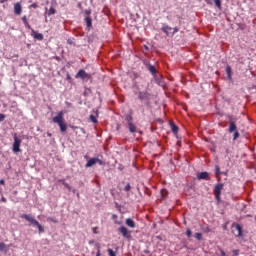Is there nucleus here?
<instances>
[{
  "instance_id": "29",
  "label": "nucleus",
  "mask_w": 256,
  "mask_h": 256,
  "mask_svg": "<svg viewBox=\"0 0 256 256\" xmlns=\"http://www.w3.org/2000/svg\"><path fill=\"white\" fill-rule=\"evenodd\" d=\"M90 121H91L92 123H97V116L91 114V115H90Z\"/></svg>"
},
{
  "instance_id": "23",
  "label": "nucleus",
  "mask_w": 256,
  "mask_h": 256,
  "mask_svg": "<svg viewBox=\"0 0 256 256\" xmlns=\"http://www.w3.org/2000/svg\"><path fill=\"white\" fill-rule=\"evenodd\" d=\"M215 175L216 177H220L222 175L221 168L219 167V165L215 166Z\"/></svg>"
},
{
  "instance_id": "14",
  "label": "nucleus",
  "mask_w": 256,
  "mask_h": 256,
  "mask_svg": "<svg viewBox=\"0 0 256 256\" xmlns=\"http://www.w3.org/2000/svg\"><path fill=\"white\" fill-rule=\"evenodd\" d=\"M125 224L127 225V227H130L131 229H135V227H136L135 221H133V219H131V218H127L125 220Z\"/></svg>"
},
{
  "instance_id": "42",
  "label": "nucleus",
  "mask_w": 256,
  "mask_h": 256,
  "mask_svg": "<svg viewBox=\"0 0 256 256\" xmlns=\"http://www.w3.org/2000/svg\"><path fill=\"white\" fill-rule=\"evenodd\" d=\"M143 253H145L146 255H149V253H151V251L146 249V250L143 251Z\"/></svg>"
},
{
  "instance_id": "18",
  "label": "nucleus",
  "mask_w": 256,
  "mask_h": 256,
  "mask_svg": "<svg viewBox=\"0 0 256 256\" xmlns=\"http://www.w3.org/2000/svg\"><path fill=\"white\" fill-rule=\"evenodd\" d=\"M226 73L228 81H233L231 66L226 67Z\"/></svg>"
},
{
  "instance_id": "51",
  "label": "nucleus",
  "mask_w": 256,
  "mask_h": 256,
  "mask_svg": "<svg viewBox=\"0 0 256 256\" xmlns=\"http://www.w3.org/2000/svg\"><path fill=\"white\" fill-rule=\"evenodd\" d=\"M45 21L47 22V18L45 19Z\"/></svg>"
},
{
  "instance_id": "1",
  "label": "nucleus",
  "mask_w": 256,
  "mask_h": 256,
  "mask_svg": "<svg viewBox=\"0 0 256 256\" xmlns=\"http://www.w3.org/2000/svg\"><path fill=\"white\" fill-rule=\"evenodd\" d=\"M21 219H25V221H28V223H30L32 227H37L38 233H45V228L43 227V225H41L39 221L34 219L33 216H31V214H22Z\"/></svg>"
},
{
  "instance_id": "47",
  "label": "nucleus",
  "mask_w": 256,
  "mask_h": 256,
  "mask_svg": "<svg viewBox=\"0 0 256 256\" xmlns=\"http://www.w3.org/2000/svg\"><path fill=\"white\" fill-rule=\"evenodd\" d=\"M112 219H117V215L114 214V215L112 216Z\"/></svg>"
},
{
  "instance_id": "4",
  "label": "nucleus",
  "mask_w": 256,
  "mask_h": 256,
  "mask_svg": "<svg viewBox=\"0 0 256 256\" xmlns=\"http://www.w3.org/2000/svg\"><path fill=\"white\" fill-rule=\"evenodd\" d=\"M138 99L145 101L146 105H151V94L147 91H138Z\"/></svg>"
},
{
  "instance_id": "37",
  "label": "nucleus",
  "mask_w": 256,
  "mask_h": 256,
  "mask_svg": "<svg viewBox=\"0 0 256 256\" xmlns=\"http://www.w3.org/2000/svg\"><path fill=\"white\" fill-rule=\"evenodd\" d=\"M96 248H97V251H101V244L96 243Z\"/></svg>"
},
{
  "instance_id": "8",
  "label": "nucleus",
  "mask_w": 256,
  "mask_h": 256,
  "mask_svg": "<svg viewBox=\"0 0 256 256\" xmlns=\"http://www.w3.org/2000/svg\"><path fill=\"white\" fill-rule=\"evenodd\" d=\"M144 65L152 76L157 77V68L154 65L149 63V61L144 62Z\"/></svg>"
},
{
  "instance_id": "5",
  "label": "nucleus",
  "mask_w": 256,
  "mask_h": 256,
  "mask_svg": "<svg viewBox=\"0 0 256 256\" xmlns=\"http://www.w3.org/2000/svg\"><path fill=\"white\" fill-rule=\"evenodd\" d=\"M99 163L100 165H105V162H103L101 159L98 157L91 158L87 161L85 167L86 169H89V167H93L94 165H97Z\"/></svg>"
},
{
  "instance_id": "52",
  "label": "nucleus",
  "mask_w": 256,
  "mask_h": 256,
  "mask_svg": "<svg viewBox=\"0 0 256 256\" xmlns=\"http://www.w3.org/2000/svg\"><path fill=\"white\" fill-rule=\"evenodd\" d=\"M90 243H93V241H90Z\"/></svg>"
},
{
  "instance_id": "35",
  "label": "nucleus",
  "mask_w": 256,
  "mask_h": 256,
  "mask_svg": "<svg viewBox=\"0 0 256 256\" xmlns=\"http://www.w3.org/2000/svg\"><path fill=\"white\" fill-rule=\"evenodd\" d=\"M5 121V114L0 113V123Z\"/></svg>"
},
{
  "instance_id": "27",
  "label": "nucleus",
  "mask_w": 256,
  "mask_h": 256,
  "mask_svg": "<svg viewBox=\"0 0 256 256\" xmlns=\"http://www.w3.org/2000/svg\"><path fill=\"white\" fill-rule=\"evenodd\" d=\"M172 33H170V37H173L175 35V33H179V28L178 27H174L172 28Z\"/></svg>"
},
{
  "instance_id": "44",
  "label": "nucleus",
  "mask_w": 256,
  "mask_h": 256,
  "mask_svg": "<svg viewBox=\"0 0 256 256\" xmlns=\"http://www.w3.org/2000/svg\"><path fill=\"white\" fill-rule=\"evenodd\" d=\"M144 48L146 51H149V46L145 45Z\"/></svg>"
},
{
  "instance_id": "45",
  "label": "nucleus",
  "mask_w": 256,
  "mask_h": 256,
  "mask_svg": "<svg viewBox=\"0 0 256 256\" xmlns=\"http://www.w3.org/2000/svg\"><path fill=\"white\" fill-rule=\"evenodd\" d=\"M116 225H121V221H115Z\"/></svg>"
},
{
  "instance_id": "46",
  "label": "nucleus",
  "mask_w": 256,
  "mask_h": 256,
  "mask_svg": "<svg viewBox=\"0 0 256 256\" xmlns=\"http://www.w3.org/2000/svg\"><path fill=\"white\" fill-rule=\"evenodd\" d=\"M31 7L35 9V7H37V4H32Z\"/></svg>"
},
{
  "instance_id": "36",
  "label": "nucleus",
  "mask_w": 256,
  "mask_h": 256,
  "mask_svg": "<svg viewBox=\"0 0 256 256\" xmlns=\"http://www.w3.org/2000/svg\"><path fill=\"white\" fill-rule=\"evenodd\" d=\"M22 21H23V23H24V25H27V16H23L22 17Z\"/></svg>"
},
{
  "instance_id": "6",
  "label": "nucleus",
  "mask_w": 256,
  "mask_h": 256,
  "mask_svg": "<svg viewBox=\"0 0 256 256\" xmlns=\"http://www.w3.org/2000/svg\"><path fill=\"white\" fill-rule=\"evenodd\" d=\"M12 151L14 153H21V139H19L17 136H14Z\"/></svg>"
},
{
  "instance_id": "3",
  "label": "nucleus",
  "mask_w": 256,
  "mask_h": 256,
  "mask_svg": "<svg viewBox=\"0 0 256 256\" xmlns=\"http://www.w3.org/2000/svg\"><path fill=\"white\" fill-rule=\"evenodd\" d=\"M228 133H234L233 141H237V139H239L240 134H239V131L237 130V124H235V121L231 120V117H230Z\"/></svg>"
},
{
  "instance_id": "10",
  "label": "nucleus",
  "mask_w": 256,
  "mask_h": 256,
  "mask_svg": "<svg viewBox=\"0 0 256 256\" xmlns=\"http://www.w3.org/2000/svg\"><path fill=\"white\" fill-rule=\"evenodd\" d=\"M161 31L166 34V37H171V33L169 31H173V27L167 25V23H162Z\"/></svg>"
},
{
  "instance_id": "25",
  "label": "nucleus",
  "mask_w": 256,
  "mask_h": 256,
  "mask_svg": "<svg viewBox=\"0 0 256 256\" xmlns=\"http://www.w3.org/2000/svg\"><path fill=\"white\" fill-rule=\"evenodd\" d=\"M57 13V10L54 9V7H50L49 11L47 12V15L51 17V15H55Z\"/></svg>"
},
{
  "instance_id": "2",
  "label": "nucleus",
  "mask_w": 256,
  "mask_h": 256,
  "mask_svg": "<svg viewBox=\"0 0 256 256\" xmlns=\"http://www.w3.org/2000/svg\"><path fill=\"white\" fill-rule=\"evenodd\" d=\"M52 121L59 125L61 133L67 131V124L63 121V111H60L57 116L53 117Z\"/></svg>"
},
{
  "instance_id": "11",
  "label": "nucleus",
  "mask_w": 256,
  "mask_h": 256,
  "mask_svg": "<svg viewBox=\"0 0 256 256\" xmlns=\"http://www.w3.org/2000/svg\"><path fill=\"white\" fill-rule=\"evenodd\" d=\"M198 181H209V172H201L197 175Z\"/></svg>"
},
{
  "instance_id": "12",
  "label": "nucleus",
  "mask_w": 256,
  "mask_h": 256,
  "mask_svg": "<svg viewBox=\"0 0 256 256\" xmlns=\"http://www.w3.org/2000/svg\"><path fill=\"white\" fill-rule=\"evenodd\" d=\"M223 187H224V184L223 183H218L214 186V194H221L222 191H223Z\"/></svg>"
},
{
  "instance_id": "48",
  "label": "nucleus",
  "mask_w": 256,
  "mask_h": 256,
  "mask_svg": "<svg viewBox=\"0 0 256 256\" xmlns=\"http://www.w3.org/2000/svg\"><path fill=\"white\" fill-rule=\"evenodd\" d=\"M80 130L82 131V133H85V129L81 128Z\"/></svg>"
},
{
  "instance_id": "32",
  "label": "nucleus",
  "mask_w": 256,
  "mask_h": 256,
  "mask_svg": "<svg viewBox=\"0 0 256 256\" xmlns=\"http://www.w3.org/2000/svg\"><path fill=\"white\" fill-rule=\"evenodd\" d=\"M48 221H51L52 223H57V218L55 217H49Z\"/></svg>"
},
{
  "instance_id": "30",
  "label": "nucleus",
  "mask_w": 256,
  "mask_h": 256,
  "mask_svg": "<svg viewBox=\"0 0 256 256\" xmlns=\"http://www.w3.org/2000/svg\"><path fill=\"white\" fill-rule=\"evenodd\" d=\"M124 191H131V184L127 183L126 186L124 187Z\"/></svg>"
},
{
  "instance_id": "41",
  "label": "nucleus",
  "mask_w": 256,
  "mask_h": 256,
  "mask_svg": "<svg viewBox=\"0 0 256 256\" xmlns=\"http://www.w3.org/2000/svg\"><path fill=\"white\" fill-rule=\"evenodd\" d=\"M25 27H27V29H31V25H29V22H27V24H24Z\"/></svg>"
},
{
  "instance_id": "50",
  "label": "nucleus",
  "mask_w": 256,
  "mask_h": 256,
  "mask_svg": "<svg viewBox=\"0 0 256 256\" xmlns=\"http://www.w3.org/2000/svg\"><path fill=\"white\" fill-rule=\"evenodd\" d=\"M222 256H225V252H222Z\"/></svg>"
},
{
  "instance_id": "19",
  "label": "nucleus",
  "mask_w": 256,
  "mask_h": 256,
  "mask_svg": "<svg viewBox=\"0 0 256 256\" xmlns=\"http://www.w3.org/2000/svg\"><path fill=\"white\" fill-rule=\"evenodd\" d=\"M32 33L34 34V39H37V41H43V34L35 32V30H32Z\"/></svg>"
},
{
  "instance_id": "16",
  "label": "nucleus",
  "mask_w": 256,
  "mask_h": 256,
  "mask_svg": "<svg viewBox=\"0 0 256 256\" xmlns=\"http://www.w3.org/2000/svg\"><path fill=\"white\" fill-rule=\"evenodd\" d=\"M128 130L130 133H137V126L132 122L130 124H127Z\"/></svg>"
},
{
  "instance_id": "20",
  "label": "nucleus",
  "mask_w": 256,
  "mask_h": 256,
  "mask_svg": "<svg viewBox=\"0 0 256 256\" xmlns=\"http://www.w3.org/2000/svg\"><path fill=\"white\" fill-rule=\"evenodd\" d=\"M0 251L1 253L7 254V251H8L7 245H5V243L3 242H0Z\"/></svg>"
},
{
  "instance_id": "39",
  "label": "nucleus",
  "mask_w": 256,
  "mask_h": 256,
  "mask_svg": "<svg viewBox=\"0 0 256 256\" xmlns=\"http://www.w3.org/2000/svg\"><path fill=\"white\" fill-rule=\"evenodd\" d=\"M233 255L235 256L239 255V250H233Z\"/></svg>"
},
{
  "instance_id": "34",
  "label": "nucleus",
  "mask_w": 256,
  "mask_h": 256,
  "mask_svg": "<svg viewBox=\"0 0 256 256\" xmlns=\"http://www.w3.org/2000/svg\"><path fill=\"white\" fill-rule=\"evenodd\" d=\"M84 15L89 17V15H91V10H84Z\"/></svg>"
},
{
  "instance_id": "21",
  "label": "nucleus",
  "mask_w": 256,
  "mask_h": 256,
  "mask_svg": "<svg viewBox=\"0 0 256 256\" xmlns=\"http://www.w3.org/2000/svg\"><path fill=\"white\" fill-rule=\"evenodd\" d=\"M170 127H171V131L173 133H178L179 132V126H177L175 123H171Z\"/></svg>"
},
{
  "instance_id": "43",
  "label": "nucleus",
  "mask_w": 256,
  "mask_h": 256,
  "mask_svg": "<svg viewBox=\"0 0 256 256\" xmlns=\"http://www.w3.org/2000/svg\"><path fill=\"white\" fill-rule=\"evenodd\" d=\"M0 185H5V180L4 179L0 180Z\"/></svg>"
},
{
  "instance_id": "7",
  "label": "nucleus",
  "mask_w": 256,
  "mask_h": 256,
  "mask_svg": "<svg viewBox=\"0 0 256 256\" xmlns=\"http://www.w3.org/2000/svg\"><path fill=\"white\" fill-rule=\"evenodd\" d=\"M75 79H81L82 81H85V79H91V75L85 72V70L81 69L75 75Z\"/></svg>"
},
{
  "instance_id": "22",
  "label": "nucleus",
  "mask_w": 256,
  "mask_h": 256,
  "mask_svg": "<svg viewBox=\"0 0 256 256\" xmlns=\"http://www.w3.org/2000/svg\"><path fill=\"white\" fill-rule=\"evenodd\" d=\"M125 121L127 122V125L133 123V116H131V114H127L125 116Z\"/></svg>"
},
{
  "instance_id": "49",
  "label": "nucleus",
  "mask_w": 256,
  "mask_h": 256,
  "mask_svg": "<svg viewBox=\"0 0 256 256\" xmlns=\"http://www.w3.org/2000/svg\"><path fill=\"white\" fill-rule=\"evenodd\" d=\"M222 175H225V176H227V172H222Z\"/></svg>"
},
{
  "instance_id": "17",
  "label": "nucleus",
  "mask_w": 256,
  "mask_h": 256,
  "mask_svg": "<svg viewBox=\"0 0 256 256\" xmlns=\"http://www.w3.org/2000/svg\"><path fill=\"white\" fill-rule=\"evenodd\" d=\"M84 21L86 23V27L88 28L93 27V19H91L90 16H86Z\"/></svg>"
},
{
  "instance_id": "40",
  "label": "nucleus",
  "mask_w": 256,
  "mask_h": 256,
  "mask_svg": "<svg viewBox=\"0 0 256 256\" xmlns=\"http://www.w3.org/2000/svg\"><path fill=\"white\" fill-rule=\"evenodd\" d=\"M68 45H73V41L71 39L67 40Z\"/></svg>"
},
{
  "instance_id": "33",
  "label": "nucleus",
  "mask_w": 256,
  "mask_h": 256,
  "mask_svg": "<svg viewBox=\"0 0 256 256\" xmlns=\"http://www.w3.org/2000/svg\"><path fill=\"white\" fill-rule=\"evenodd\" d=\"M187 237H191L193 235V232H191V229L186 230Z\"/></svg>"
},
{
  "instance_id": "38",
  "label": "nucleus",
  "mask_w": 256,
  "mask_h": 256,
  "mask_svg": "<svg viewBox=\"0 0 256 256\" xmlns=\"http://www.w3.org/2000/svg\"><path fill=\"white\" fill-rule=\"evenodd\" d=\"M1 201H2L3 203H7V198L2 196Z\"/></svg>"
},
{
  "instance_id": "24",
  "label": "nucleus",
  "mask_w": 256,
  "mask_h": 256,
  "mask_svg": "<svg viewBox=\"0 0 256 256\" xmlns=\"http://www.w3.org/2000/svg\"><path fill=\"white\" fill-rule=\"evenodd\" d=\"M213 1L217 9H219V11H222L223 7L221 6V0H213Z\"/></svg>"
},
{
  "instance_id": "28",
  "label": "nucleus",
  "mask_w": 256,
  "mask_h": 256,
  "mask_svg": "<svg viewBox=\"0 0 256 256\" xmlns=\"http://www.w3.org/2000/svg\"><path fill=\"white\" fill-rule=\"evenodd\" d=\"M167 195H169V192L165 189L161 190V196L163 197V199H165V197H167Z\"/></svg>"
},
{
  "instance_id": "9",
  "label": "nucleus",
  "mask_w": 256,
  "mask_h": 256,
  "mask_svg": "<svg viewBox=\"0 0 256 256\" xmlns=\"http://www.w3.org/2000/svg\"><path fill=\"white\" fill-rule=\"evenodd\" d=\"M118 232L124 237V239H131V232L125 226H121L118 228Z\"/></svg>"
},
{
  "instance_id": "13",
  "label": "nucleus",
  "mask_w": 256,
  "mask_h": 256,
  "mask_svg": "<svg viewBox=\"0 0 256 256\" xmlns=\"http://www.w3.org/2000/svg\"><path fill=\"white\" fill-rule=\"evenodd\" d=\"M14 13L15 15H21V13H23V8L21 6V3H16L14 5Z\"/></svg>"
},
{
  "instance_id": "15",
  "label": "nucleus",
  "mask_w": 256,
  "mask_h": 256,
  "mask_svg": "<svg viewBox=\"0 0 256 256\" xmlns=\"http://www.w3.org/2000/svg\"><path fill=\"white\" fill-rule=\"evenodd\" d=\"M235 229L237 231L236 237H243V227H241V224H237Z\"/></svg>"
},
{
  "instance_id": "26",
  "label": "nucleus",
  "mask_w": 256,
  "mask_h": 256,
  "mask_svg": "<svg viewBox=\"0 0 256 256\" xmlns=\"http://www.w3.org/2000/svg\"><path fill=\"white\" fill-rule=\"evenodd\" d=\"M195 239H197V241H201L203 239V234L198 232L195 234Z\"/></svg>"
},
{
  "instance_id": "31",
  "label": "nucleus",
  "mask_w": 256,
  "mask_h": 256,
  "mask_svg": "<svg viewBox=\"0 0 256 256\" xmlns=\"http://www.w3.org/2000/svg\"><path fill=\"white\" fill-rule=\"evenodd\" d=\"M215 195V199L216 201H218V203L221 201V194H214Z\"/></svg>"
}]
</instances>
